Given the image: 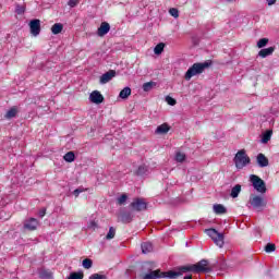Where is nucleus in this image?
Segmentation results:
<instances>
[{
  "mask_svg": "<svg viewBox=\"0 0 279 279\" xmlns=\"http://www.w3.org/2000/svg\"><path fill=\"white\" fill-rule=\"evenodd\" d=\"M189 271H193L194 274H210L213 269L208 266V259H202L197 264L181 266L175 270L162 271L160 269H156V264L153 262H146L142 266V271L140 274L141 279H178L180 276H184V274H189Z\"/></svg>",
  "mask_w": 279,
  "mask_h": 279,
  "instance_id": "obj_1",
  "label": "nucleus"
},
{
  "mask_svg": "<svg viewBox=\"0 0 279 279\" xmlns=\"http://www.w3.org/2000/svg\"><path fill=\"white\" fill-rule=\"evenodd\" d=\"M210 66V63L208 62H203V63H194L189 70L186 71L184 75V80L186 82H190L192 77H195V75H202L206 69Z\"/></svg>",
  "mask_w": 279,
  "mask_h": 279,
  "instance_id": "obj_2",
  "label": "nucleus"
},
{
  "mask_svg": "<svg viewBox=\"0 0 279 279\" xmlns=\"http://www.w3.org/2000/svg\"><path fill=\"white\" fill-rule=\"evenodd\" d=\"M233 162L236 169H244V167H247V165L252 162V159H250V156H247V154L245 153V149H242L235 154Z\"/></svg>",
  "mask_w": 279,
  "mask_h": 279,
  "instance_id": "obj_3",
  "label": "nucleus"
},
{
  "mask_svg": "<svg viewBox=\"0 0 279 279\" xmlns=\"http://www.w3.org/2000/svg\"><path fill=\"white\" fill-rule=\"evenodd\" d=\"M250 204L255 210H257V213L263 211L264 208L267 207V201H265V198H263V196L259 195L251 196Z\"/></svg>",
  "mask_w": 279,
  "mask_h": 279,
  "instance_id": "obj_4",
  "label": "nucleus"
},
{
  "mask_svg": "<svg viewBox=\"0 0 279 279\" xmlns=\"http://www.w3.org/2000/svg\"><path fill=\"white\" fill-rule=\"evenodd\" d=\"M206 234H207V236L211 238L215 245H217L218 247H223V245H225V241H223L225 235H223V233H220L216 229H207Z\"/></svg>",
  "mask_w": 279,
  "mask_h": 279,
  "instance_id": "obj_5",
  "label": "nucleus"
},
{
  "mask_svg": "<svg viewBox=\"0 0 279 279\" xmlns=\"http://www.w3.org/2000/svg\"><path fill=\"white\" fill-rule=\"evenodd\" d=\"M251 182L253 184V189H255L257 193H267V185L265 184V181L260 179V177L252 174Z\"/></svg>",
  "mask_w": 279,
  "mask_h": 279,
  "instance_id": "obj_6",
  "label": "nucleus"
},
{
  "mask_svg": "<svg viewBox=\"0 0 279 279\" xmlns=\"http://www.w3.org/2000/svg\"><path fill=\"white\" fill-rule=\"evenodd\" d=\"M130 207L132 210H135L136 213H141L143 210H147V202L143 198H135L131 203Z\"/></svg>",
  "mask_w": 279,
  "mask_h": 279,
  "instance_id": "obj_7",
  "label": "nucleus"
},
{
  "mask_svg": "<svg viewBox=\"0 0 279 279\" xmlns=\"http://www.w3.org/2000/svg\"><path fill=\"white\" fill-rule=\"evenodd\" d=\"M29 29L33 36H38L40 34V20H32L29 22Z\"/></svg>",
  "mask_w": 279,
  "mask_h": 279,
  "instance_id": "obj_8",
  "label": "nucleus"
},
{
  "mask_svg": "<svg viewBox=\"0 0 279 279\" xmlns=\"http://www.w3.org/2000/svg\"><path fill=\"white\" fill-rule=\"evenodd\" d=\"M38 219L29 218L28 220L24 221V230H29V232H34L38 228Z\"/></svg>",
  "mask_w": 279,
  "mask_h": 279,
  "instance_id": "obj_9",
  "label": "nucleus"
},
{
  "mask_svg": "<svg viewBox=\"0 0 279 279\" xmlns=\"http://www.w3.org/2000/svg\"><path fill=\"white\" fill-rule=\"evenodd\" d=\"M89 100L92 104H104V95L99 90H94L89 95Z\"/></svg>",
  "mask_w": 279,
  "mask_h": 279,
  "instance_id": "obj_10",
  "label": "nucleus"
},
{
  "mask_svg": "<svg viewBox=\"0 0 279 279\" xmlns=\"http://www.w3.org/2000/svg\"><path fill=\"white\" fill-rule=\"evenodd\" d=\"M116 75H117V71L109 70L108 72H106L100 76V84H108V82H110V80H112V77H114Z\"/></svg>",
  "mask_w": 279,
  "mask_h": 279,
  "instance_id": "obj_11",
  "label": "nucleus"
},
{
  "mask_svg": "<svg viewBox=\"0 0 279 279\" xmlns=\"http://www.w3.org/2000/svg\"><path fill=\"white\" fill-rule=\"evenodd\" d=\"M256 160H257L258 167L260 168L269 167V159L265 156V154L259 153L257 155Z\"/></svg>",
  "mask_w": 279,
  "mask_h": 279,
  "instance_id": "obj_12",
  "label": "nucleus"
},
{
  "mask_svg": "<svg viewBox=\"0 0 279 279\" xmlns=\"http://www.w3.org/2000/svg\"><path fill=\"white\" fill-rule=\"evenodd\" d=\"M108 32H110V24L108 22H102L97 31V35L104 37Z\"/></svg>",
  "mask_w": 279,
  "mask_h": 279,
  "instance_id": "obj_13",
  "label": "nucleus"
},
{
  "mask_svg": "<svg viewBox=\"0 0 279 279\" xmlns=\"http://www.w3.org/2000/svg\"><path fill=\"white\" fill-rule=\"evenodd\" d=\"M274 51H276V47H268L259 50L258 56L259 58H267L269 56L274 54Z\"/></svg>",
  "mask_w": 279,
  "mask_h": 279,
  "instance_id": "obj_14",
  "label": "nucleus"
},
{
  "mask_svg": "<svg viewBox=\"0 0 279 279\" xmlns=\"http://www.w3.org/2000/svg\"><path fill=\"white\" fill-rule=\"evenodd\" d=\"M19 114V108L16 106H13L10 108V110L7 111L4 114V119L10 121V119H14Z\"/></svg>",
  "mask_w": 279,
  "mask_h": 279,
  "instance_id": "obj_15",
  "label": "nucleus"
},
{
  "mask_svg": "<svg viewBox=\"0 0 279 279\" xmlns=\"http://www.w3.org/2000/svg\"><path fill=\"white\" fill-rule=\"evenodd\" d=\"M169 130H171V126H169L167 123H163L157 126L156 134H167L169 133Z\"/></svg>",
  "mask_w": 279,
  "mask_h": 279,
  "instance_id": "obj_16",
  "label": "nucleus"
},
{
  "mask_svg": "<svg viewBox=\"0 0 279 279\" xmlns=\"http://www.w3.org/2000/svg\"><path fill=\"white\" fill-rule=\"evenodd\" d=\"M142 252L144 254H149L151 252H154V245L151 244V242H144L142 243Z\"/></svg>",
  "mask_w": 279,
  "mask_h": 279,
  "instance_id": "obj_17",
  "label": "nucleus"
},
{
  "mask_svg": "<svg viewBox=\"0 0 279 279\" xmlns=\"http://www.w3.org/2000/svg\"><path fill=\"white\" fill-rule=\"evenodd\" d=\"M62 29H64L62 23H56L51 26V33L54 35L62 34Z\"/></svg>",
  "mask_w": 279,
  "mask_h": 279,
  "instance_id": "obj_18",
  "label": "nucleus"
},
{
  "mask_svg": "<svg viewBox=\"0 0 279 279\" xmlns=\"http://www.w3.org/2000/svg\"><path fill=\"white\" fill-rule=\"evenodd\" d=\"M130 95H132V88L130 87H124L120 94H119V98L120 99H128V97H130Z\"/></svg>",
  "mask_w": 279,
  "mask_h": 279,
  "instance_id": "obj_19",
  "label": "nucleus"
},
{
  "mask_svg": "<svg viewBox=\"0 0 279 279\" xmlns=\"http://www.w3.org/2000/svg\"><path fill=\"white\" fill-rule=\"evenodd\" d=\"M214 211L216 213V215H226L227 209L223 205L217 204L214 205Z\"/></svg>",
  "mask_w": 279,
  "mask_h": 279,
  "instance_id": "obj_20",
  "label": "nucleus"
},
{
  "mask_svg": "<svg viewBox=\"0 0 279 279\" xmlns=\"http://www.w3.org/2000/svg\"><path fill=\"white\" fill-rule=\"evenodd\" d=\"M241 193V184H236L232 187L231 190V197L233 199H236V197H239V194Z\"/></svg>",
  "mask_w": 279,
  "mask_h": 279,
  "instance_id": "obj_21",
  "label": "nucleus"
},
{
  "mask_svg": "<svg viewBox=\"0 0 279 279\" xmlns=\"http://www.w3.org/2000/svg\"><path fill=\"white\" fill-rule=\"evenodd\" d=\"M40 279H53V272L50 270H41L39 274Z\"/></svg>",
  "mask_w": 279,
  "mask_h": 279,
  "instance_id": "obj_22",
  "label": "nucleus"
},
{
  "mask_svg": "<svg viewBox=\"0 0 279 279\" xmlns=\"http://www.w3.org/2000/svg\"><path fill=\"white\" fill-rule=\"evenodd\" d=\"M154 86H156V82H154V81L144 83L143 84V92L144 93H149V90H151V88H154Z\"/></svg>",
  "mask_w": 279,
  "mask_h": 279,
  "instance_id": "obj_23",
  "label": "nucleus"
},
{
  "mask_svg": "<svg viewBox=\"0 0 279 279\" xmlns=\"http://www.w3.org/2000/svg\"><path fill=\"white\" fill-rule=\"evenodd\" d=\"M63 159L65 162H75V153L73 151H68L64 156Z\"/></svg>",
  "mask_w": 279,
  "mask_h": 279,
  "instance_id": "obj_24",
  "label": "nucleus"
},
{
  "mask_svg": "<svg viewBox=\"0 0 279 279\" xmlns=\"http://www.w3.org/2000/svg\"><path fill=\"white\" fill-rule=\"evenodd\" d=\"M271 134H274L272 131H266L262 136V143H269V141H271Z\"/></svg>",
  "mask_w": 279,
  "mask_h": 279,
  "instance_id": "obj_25",
  "label": "nucleus"
},
{
  "mask_svg": "<svg viewBox=\"0 0 279 279\" xmlns=\"http://www.w3.org/2000/svg\"><path fill=\"white\" fill-rule=\"evenodd\" d=\"M165 51V43H159L155 48H154V53L156 56H160Z\"/></svg>",
  "mask_w": 279,
  "mask_h": 279,
  "instance_id": "obj_26",
  "label": "nucleus"
},
{
  "mask_svg": "<svg viewBox=\"0 0 279 279\" xmlns=\"http://www.w3.org/2000/svg\"><path fill=\"white\" fill-rule=\"evenodd\" d=\"M116 235H117V229H114V227H110L109 232L106 235V239L107 241H111V239H114Z\"/></svg>",
  "mask_w": 279,
  "mask_h": 279,
  "instance_id": "obj_27",
  "label": "nucleus"
},
{
  "mask_svg": "<svg viewBox=\"0 0 279 279\" xmlns=\"http://www.w3.org/2000/svg\"><path fill=\"white\" fill-rule=\"evenodd\" d=\"M269 43V39L268 38H262L257 41V47L258 49H263V47H267Z\"/></svg>",
  "mask_w": 279,
  "mask_h": 279,
  "instance_id": "obj_28",
  "label": "nucleus"
},
{
  "mask_svg": "<svg viewBox=\"0 0 279 279\" xmlns=\"http://www.w3.org/2000/svg\"><path fill=\"white\" fill-rule=\"evenodd\" d=\"M265 252L267 254H271V252H276V244H274V243L266 244Z\"/></svg>",
  "mask_w": 279,
  "mask_h": 279,
  "instance_id": "obj_29",
  "label": "nucleus"
},
{
  "mask_svg": "<svg viewBox=\"0 0 279 279\" xmlns=\"http://www.w3.org/2000/svg\"><path fill=\"white\" fill-rule=\"evenodd\" d=\"M68 279H84V272H71Z\"/></svg>",
  "mask_w": 279,
  "mask_h": 279,
  "instance_id": "obj_30",
  "label": "nucleus"
},
{
  "mask_svg": "<svg viewBox=\"0 0 279 279\" xmlns=\"http://www.w3.org/2000/svg\"><path fill=\"white\" fill-rule=\"evenodd\" d=\"M177 162H184L186 160V155L184 153H177L175 155Z\"/></svg>",
  "mask_w": 279,
  "mask_h": 279,
  "instance_id": "obj_31",
  "label": "nucleus"
},
{
  "mask_svg": "<svg viewBox=\"0 0 279 279\" xmlns=\"http://www.w3.org/2000/svg\"><path fill=\"white\" fill-rule=\"evenodd\" d=\"M83 267H84V269H90L93 267V259L85 258L83 260Z\"/></svg>",
  "mask_w": 279,
  "mask_h": 279,
  "instance_id": "obj_32",
  "label": "nucleus"
},
{
  "mask_svg": "<svg viewBox=\"0 0 279 279\" xmlns=\"http://www.w3.org/2000/svg\"><path fill=\"white\" fill-rule=\"evenodd\" d=\"M121 219L123 223H130V221H132V215L124 213L122 214Z\"/></svg>",
  "mask_w": 279,
  "mask_h": 279,
  "instance_id": "obj_33",
  "label": "nucleus"
},
{
  "mask_svg": "<svg viewBox=\"0 0 279 279\" xmlns=\"http://www.w3.org/2000/svg\"><path fill=\"white\" fill-rule=\"evenodd\" d=\"M147 173V167L146 166H140L136 170V175H145Z\"/></svg>",
  "mask_w": 279,
  "mask_h": 279,
  "instance_id": "obj_34",
  "label": "nucleus"
},
{
  "mask_svg": "<svg viewBox=\"0 0 279 279\" xmlns=\"http://www.w3.org/2000/svg\"><path fill=\"white\" fill-rule=\"evenodd\" d=\"M169 14H170L171 16H173L174 19H178V17L180 16V11H178V9H175V8H171V9L169 10Z\"/></svg>",
  "mask_w": 279,
  "mask_h": 279,
  "instance_id": "obj_35",
  "label": "nucleus"
},
{
  "mask_svg": "<svg viewBox=\"0 0 279 279\" xmlns=\"http://www.w3.org/2000/svg\"><path fill=\"white\" fill-rule=\"evenodd\" d=\"M166 101L168 104V106H175V104H178V100H175L173 97L171 96H167L166 97Z\"/></svg>",
  "mask_w": 279,
  "mask_h": 279,
  "instance_id": "obj_36",
  "label": "nucleus"
},
{
  "mask_svg": "<svg viewBox=\"0 0 279 279\" xmlns=\"http://www.w3.org/2000/svg\"><path fill=\"white\" fill-rule=\"evenodd\" d=\"M86 191H88V189L78 187V189L74 190L73 195L75 197H80V193H86Z\"/></svg>",
  "mask_w": 279,
  "mask_h": 279,
  "instance_id": "obj_37",
  "label": "nucleus"
},
{
  "mask_svg": "<svg viewBox=\"0 0 279 279\" xmlns=\"http://www.w3.org/2000/svg\"><path fill=\"white\" fill-rule=\"evenodd\" d=\"M125 202H128V196L125 194H122L120 197H118V204L120 206H123Z\"/></svg>",
  "mask_w": 279,
  "mask_h": 279,
  "instance_id": "obj_38",
  "label": "nucleus"
},
{
  "mask_svg": "<svg viewBox=\"0 0 279 279\" xmlns=\"http://www.w3.org/2000/svg\"><path fill=\"white\" fill-rule=\"evenodd\" d=\"M15 12H16V14H25V7L17 4L15 8Z\"/></svg>",
  "mask_w": 279,
  "mask_h": 279,
  "instance_id": "obj_39",
  "label": "nucleus"
},
{
  "mask_svg": "<svg viewBox=\"0 0 279 279\" xmlns=\"http://www.w3.org/2000/svg\"><path fill=\"white\" fill-rule=\"evenodd\" d=\"M80 3V0H69L68 5L70 8H75Z\"/></svg>",
  "mask_w": 279,
  "mask_h": 279,
  "instance_id": "obj_40",
  "label": "nucleus"
},
{
  "mask_svg": "<svg viewBox=\"0 0 279 279\" xmlns=\"http://www.w3.org/2000/svg\"><path fill=\"white\" fill-rule=\"evenodd\" d=\"M89 279H108V278H106V276L104 275L94 274L89 277Z\"/></svg>",
  "mask_w": 279,
  "mask_h": 279,
  "instance_id": "obj_41",
  "label": "nucleus"
},
{
  "mask_svg": "<svg viewBox=\"0 0 279 279\" xmlns=\"http://www.w3.org/2000/svg\"><path fill=\"white\" fill-rule=\"evenodd\" d=\"M47 215V209H41L39 211V217H45Z\"/></svg>",
  "mask_w": 279,
  "mask_h": 279,
  "instance_id": "obj_42",
  "label": "nucleus"
},
{
  "mask_svg": "<svg viewBox=\"0 0 279 279\" xmlns=\"http://www.w3.org/2000/svg\"><path fill=\"white\" fill-rule=\"evenodd\" d=\"M89 228H97V223L95 222V220L89 222Z\"/></svg>",
  "mask_w": 279,
  "mask_h": 279,
  "instance_id": "obj_43",
  "label": "nucleus"
},
{
  "mask_svg": "<svg viewBox=\"0 0 279 279\" xmlns=\"http://www.w3.org/2000/svg\"><path fill=\"white\" fill-rule=\"evenodd\" d=\"M268 5H274L276 3V0H267Z\"/></svg>",
  "mask_w": 279,
  "mask_h": 279,
  "instance_id": "obj_44",
  "label": "nucleus"
},
{
  "mask_svg": "<svg viewBox=\"0 0 279 279\" xmlns=\"http://www.w3.org/2000/svg\"><path fill=\"white\" fill-rule=\"evenodd\" d=\"M183 279H193V276L192 275H187Z\"/></svg>",
  "mask_w": 279,
  "mask_h": 279,
  "instance_id": "obj_45",
  "label": "nucleus"
}]
</instances>
